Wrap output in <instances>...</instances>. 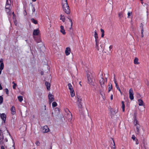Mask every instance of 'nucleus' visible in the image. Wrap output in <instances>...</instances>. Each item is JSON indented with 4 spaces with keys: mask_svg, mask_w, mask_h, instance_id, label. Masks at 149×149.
<instances>
[{
    "mask_svg": "<svg viewBox=\"0 0 149 149\" xmlns=\"http://www.w3.org/2000/svg\"><path fill=\"white\" fill-rule=\"evenodd\" d=\"M68 88L70 90V93L72 97H74L75 95L74 92V91L72 86L70 83L68 84Z\"/></svg>",
    "mask_w": 149,
    "mask_h": 149,
    "instance_id": "3",
    "label": "nucleus"
},
{
    "mask_svg": "<svg viewBox=\"0 0 149 149\" xmlns=\"http://www.w3.org/2000/svg\"><path fill=\"white\" fill-rule=\"evenodd\" d=\"M118 15L120 19L121 18L123 17V12H120L119 13Z\"/></svg>",
    "mask_w": 149,
    "mask_h": 149,
    "instance_id": "37",
    "label": "nucleus"
},
{
    "mask_svg": "<svg viewBox=\"0 0 149 149\" xmlns=\"http://www.w3.org/2000/svg\"><path fill=\"white\" fill-rule=\"evenodd\" d=\"M19 101L20 102H22L23 100V97L22 96H19L18 97Z\"/></svg>",
    "mask_w": 149,
    "mask_h": 149,
    "instance_id": "35",
    "label": "nucleus"
},
{
    "mask_svg": "<svg viewBox=\"0 0 149 149\" xmlns=\"http://www.w3.org/2000/svg\"><path fill=\"white\" fill-rule=\"evenodd\" d=\"M71 49L70 47H67L66 48L65 50V54L66 55L68 56L69 55Z\"/></svg>",
    "mask_w": 149,
    "mask_h": 149,
    "instance_id": "12",
    "label": "nucleus"
},
{
    "mask_svg": "<svg viewBox=\"0 0 149 149\" xmlns=\"http://www.w3.org/2000/svg\"><path fill=\"white\" fill-rule=\"evenodd\" d=\"M131 14H132V12H131V13H130V12H128V13L127 15H128V17H129V16H130V15H131Z\"/></svg>",
    "mask_w": 149,
    "mask_h": 149,
    "instance_id": "57",
    "label": "nucleus"
},
{
    "mask_svg": "<svg viewBox=\"0 0 149 149\" xmlns=\"http://www.w3.org/2000/svg\"><path fill=\"white\" fill-rule=\"evenodd\" d=\"M57 103L56 102H54L52 104V106L53 107H55L57 106Z\"/></svg>",
    "mask_w": 149,
    "mask_h": 149,
    "instance_id": "39",
    "label": "nucleus"
},
{
    "mask_svg": "<svg viewBox=\"0 0 149 149\" xmlns=\"http://www.w3.org/2000/svg\"><path fill=\"white\" fill-rule=\"evenodd\" d=\"M144 32V30H141V37L143 38L144 36L143 33Z\"/></svg>",
    "mask_w": 149,
    "mask_h": 149,
    "instance_id": "47",
    "label": "nucleus"
},
{
    "mask_svg": "<svg viewBox=\"0 0 149 149\" xmlns=\"http://www.w3.org/2000/svg\"><path fill=\"white\" fill-rule=\"evenodd\" d=\"M12 7L10 5H6L5 6L6 9H11Z\"/></svg>",
    "mask_w": 149,
    "mask_h": 149,
    "instance_id": "32",
    "label": "nucleus"
},
{
    "mask_svg": "<svg viewBox=\"0 0 149 149\" xmlns=\"http://www.w3.org/2000/svg\"><path fill=\"white\" fill-rule=\"evenodd\" d=\"M98 35L97 33V31L96 30H95V33H94V36L95 37L97 36Z\"/></svg>",
    "mask_w": 149,
    "mask_h": 149,
    "instance_id": "49",
    "label": "nucleus"
},
{
    "mask_svg": "<svg viewBox=\"0 0 149 149\" xmlns=\"http://www.w3.org/2000/svg\"><path fill=\"white\" fill-rule=\"evenodd\" d=\"M114 83L115 84L116 86L118 85V84L117 83V81H116V79H115V74H114Z\"/></svg>",
    "mask_w": 149,
    "mask_h": 149,
    "instance_id": "36",
    "label": "nucleus"
},
{
    "mask_svg": "<svg viewBox=\"0 0 149 149\" xmlns=\"http://www.w3.org/2000/svg\"><path fill=\"white\" fill-rule=\"evenodd\" d=\"M113 48L112 45H110L109 47V49H110V51H111V49Z\"/></svg>",
    "mask_w": 149,
    "mask_h": 149,
    "instance_id": "61",
    "label": "nucleus"
},
{
    "mask_svg": "<svg viewBox=\"0 0 149 149\" xmlns=\"http://www.w3.org/2000/svg\"><path fill=\"white\" fill-rule=\"evenodd\" d=\"M129 98L132 100L134 99L133 91L132 88H130L129 90Z\"/></svg>",
    "mask_w": 149,
    "mask_h": 149,
    "instance_id": "7",
    "label": "nucleus"
},
{
    "mask_svg": "<svg viewBox=\"0 0 149 149\" xmlns=\"http://www.w3.org/2000/svg\"><path fill=\"white\" fill-rule=\"evenodd\" d=\"M138 59L137 58L135 57L134 60V63L135 64H138L139 63L138 62Z\"/></svg>",
    "mask_w": 149,
    "mask_h": 149,
    "instance_id": "24",
    "label": "nucleus"
},
{
    "mask_svg": "<svg viewBox=\"0 0 149 149\" xmlns=\"http://www.w3.org/2000/svg\"><path fill=\"white\" fill-rule=\"evenodd\" d=\"M136 133L137 134H139V128H140V126L139 125H136Z\"/></svg>",
    "mask_w": 149,
    "mask_h": 149,
    "instance_id": "22",
    "label": "nucleus"
},
{
    "mask_svg": "<svg viewBox=\"0 0 149 149\" xmlns=\"http://www.w3.org/2000/svg\"><path fill=\"white\" fill-rule=\"evenodd\" d=\"M49 102V103H51L52 101L54 100V96L52 94H49L48 95Z\"/></svg>",
    "mask_w": 149,
    "mask_h": 149,
    "instance_id": "10",
    "label": "nucleus"
},
{
    "mask_svg": "<svg viewBox=\"0 0 149 149\" xmlns=\"http://www.w3.org/2000/svg\"><path fill=\"white\" fill-rule=\"evenodd\" d=\"M60 17V19L62 20L63 22H64L65 21V19L64 16L61 15Z\"/></svg>",
    "mask_w": 149,
    "mask_h": 149,
    "instance_id": "31",
    "label": "nucleus"
},
{
    "mask_svg": "<svg viewBox=\"0 0 149 149\" xmlns=\"http://www.w3.org/2000/svg\"><path fill=\"white\" fill-rule=\"evenodd\" d=\"M11 9H6V11L7 14L9 15H11L12 14Z\"/></svg>",
    "mask_w": 149,
    "mask_h": 149,
    "instance_id": "23",
    "label": "nucleus"
},
{
    "mask_svg": "<svg viewBox=\"0 0 149 149\" xmlns=\"http://www.w3.org/2000/svg\"><path fill=\"white\" fill-rule=\"evenodd\" d=\"M45 84L46 86L47 90L48 91H49L50 89V83L47 81H46L45 82Z\"/></svg>",
    "mask_w": 149,
    "mask_h": 149,
    "instance_id": "18",
    "label": "nucleus"
},
{
    "mask_svg": "<svg viewBox=\"0 0 149 149\" xmlns=\"http://www.w3.org/2000/svg\"><path fill=\"white\" fill-rule=\"evenodd\" d=\"M95 41L96 42L95 43V48L97 49V50H98L99 48H98V45L99 43V40L98 36L95 37Z\"/></svg>",
    "mask_w": 149,
    "mask_h": 149,
    "instance_id": "8",
    "label": "nucleus"
},
{
    "mask_svg": "<svg viewBox=\"0 0 149 149\" xmlns=\"http://www.w3.org/2000/svg\"><path fill=\"white\" fill-rule=\"evenodd\" d=\"M10 110L11 111V113L12 115H15V107L14 106H12V107L10 109Z\"/></svg>",
    "mask_w": 149,
    "mask_h": 149,
    "instance_id": "17",
    "label": "nucleus"
},
{
    "mask_svg": "<svg viewBox=\"0 0 149 149\" xmlns=\"http://www.w3.org/2000/svg\"><path fill=\"white\" fill-rule=\"evenodd\" d=\"M87 76L88 79V83L90 85H94V83L93 81V77L91 73L87 74Z\"/></svg>",
    "mask_w": 149,
    "mask_h": 149,
    "instance_id": "2",
    "label": "nucleus"
},
{
    "mask_svg": "<svg viewBox=\"0 0 149 149\" xmlns=\"http://www.w3.org/2000/svg\"><path fill=\"white\" fill-rule=\"evenodd\" d=\"M40 74L41 75H44V72L43 71H41L40 72Z\"/></svg>",
    "mask_w": 149,
    "mask_h": 149,
    "instance_id": "60",
    "label": "nucleus"
},
{
    "mask_svg": "<svg viewBox=\"0 0 149 149\" xmlns=\"http://www.w3.org/2000/svg\"><path fill=\"white\" fill-rule=\"evenodd\" d=\"M61 30L60 31L63 35H65L66 33L65 30L64 29V27L63 26H60Z\"/></svg>",
    "mask_w": 149,
    "mask_h": 149,
    "instance_id": "20",
    "label": "nucleus"
},
{
    "mask_svg": "<svg viewBox=\"0 0 149 149\" xmlns=\"http://www.w3.org/2000/svg\"><path fill=\"white\" fill-rule=\"evenodd\" d=\"M136 141V144H139V141L137 139H136V140H135Z\"/></svg>",
    "mask_w": 149,
    "mask_h": 149,
    "instance_id": "54",
    "label": "nucleus"
},
{
    "mask_svg": "<svg viewBox=\"0 0 149 149\" xmlns=\"http://www.w3.org/2000/svg\"><path fill=\"white\" fill-rule=\"evenodd\" d=\"M100 31H101V32H102L101 37L102 38H103L104 37V30L102 29H100Z\"/></svg>",
    "mask_w": 149,
    "mask_h": 149,
    "instance_id": "33",
    "label": "nucleus"
},
{
    "mask_svg": "<svg viewBox=\"0 0 149 149\" xmlns=\"http://www.w3.org/2000/svg\"><path fill=\"white\" fill-rule=\"evenodd\" d=\"M101 95H102V96L104 100L105 98V94L104 93H101Z\"/></svg>",
    "mask_w": 149,
    "mask_h": 149,
    "instance_id": "41",
    "label": "nucleus"
},
{
    "mask_svg": "<svg viewBox=\"0 0 149 149\" xmlns=\"http://www.w3.org/2000/svg\"><path fill=\"white\" fill-rule=\"evenodd\" d=\"M3 132L2 130H0V144L3 145L4 144V142H3Z\"/></svg>",
    "mask_w": 149,
    "mask_h": 149,
    "instance_id": "6",
    "label": "nucleus"
},
{
    "mask_svg": "<svg viewBox=\"0 0 149 149\" xmlns=\"http://www.w3.org/2000/svg\"><path fill=\"white\" fill-rule=\"evenodd\" d=\"M77 102H81L82 98H81V97L79 95H77Z\"/></svg>",
    "mask_w": 149,
    "mask_h": 149,
    "instance_id": "25",
    "label": "nucleus"
},
{
    "mask_svg": "<svg viewBox=\"0 0 149 149\" xmlns=\"http://www.w3.org/2000/svg\"><path fill=\"white\" fill-rule=\"evenodd\" d=\"M34 40L36 41L37 43H39L41 42V40L40 36H37L34 37Z\"/></svg>",
    "mask_w": 149,
    "mask_h": 149,
    "instance_id": "15",
    "label": "nucleus"
},
{
    "mask_svg": "<svg viewBox=\"0 0 149 149\" xmlns=\"http://www.w3.org/2000/svg\"><path fill=\"white\" fill-rule=\"evenodd\" d=\"M140 29H141V30H144L143 29V25L142 23H141L140 24Z\"/></svg>",
    "mask_w": 149,
    "mask_h": 149,
    "instance_id": "42",
    "label": "nucleus"
},
{
    "mask_svg": "<svg viewBox=\"0 0 149 149\" xmlns=\"http://www.w3.org/2000/svg\"><path fill=\"white\" fill-rule=\"evenodd\" d=\"M3 101V98L2 96H0V104L2 103Z\"/></svg>",
    "mask_w": 149,
    "mask_h": 149,
    "instance_id": "40",
    "label": "nucleus"
},
{
    "mask_svg": "<svg viewBox=\"0 0 149 149\" xmlns=\"http://www.w3.org/2000/svg\"><path fill=\"white\" fill-rule=\"evenodd\" d=\"M17 84H16V83H14V84H13V89H16V86H17Z\"/></svg>",
    "mask_w": 149,
    "mask_h": 149,
    "instance_id": "48",
    "label": "nucleus"
},
{
    "mask_svg": "<svg viewBox=\"0 0 149 149\" xmlns=\"http://www.w3.org/2000/svg\"><path fill=\"white\" fill-rule=\"evenodd\" d=\"M1 149H5L4 147L3 146H1Z\"/></svg>",
    "mask_w": 149,
    "mask_h": 149,
    "instance_id": "63",
    "label": "nucleus"
},
{
    "mask_svg": "<svg viewBox=\"0 0 149 149\" xmlns=\"http://www.w3.org/2000/svg\"><path fill=\"white\" fill-rule=\"evenodd\" d=\"M49 129L47 125H45L43 127L42 129V131L44 133H47L48 132Z\"/></svg>",
    "mask_w": 149,
    "mask_h": 149,
    "instance_id": "13",
    "label": "nucleus"
},
{
    "mask_svg": "<svg viewBox=\"0 0 149 149\" xmlns=\"http://www.w3.org/2000/svg\"><path fill=\"white\" fill-rule=\"evenodd\" d=\"M12 14H13V20H15V18L16 15L14 13V12H13L12 13Z\"/></svg>",
    "mask_w": 149,
    "mask_h": 149,
    "instance_id": "46",
    "label": "nucleus"
},
{
    "mask_svg": "<svg viewBox=\"0 0 149 149\" xmlns=\"http://www.w3.org/2000/svg\"><path fill=\"white\" fill-rule=\"evenodd\" d=\"M0 117L3 120V123H5L6 118V115L5 113L0 114Z\"/></svg>",
    "mask_w": 149,
    "mask_h": 149,
    "instance_id": "9",
    "label": "nucleus"
},
{
    "mask_svg": "<svg viewBox=\"0 0 149 149\" xmlns=\"http://www.w3.org/2000/svg\"><path fill=\"white\" fill-rule=\"evenodd\" d=\"M116 86L117 89H118L119 91V92H120V88L119 87V86L118 85Z\"/></svg>",
    "mask_w": 149,
    "mask_h": 149,
    "instance_id": "50",
    "label": "nucleus"
},
{
    "mask_svg": "<svg viewBox=\"0 0 149 149\" xmlns=\"http://www.w3.org/2000/svg\"><path fill=\"white\" fill-rule=\"evenodd\" d=\"M4 64L1 63L0 66V75L1 74L2 70H3L4 68Z\"/></svg>",
    "mask_w": 149,
    "mask_h": 149,
    "instance_id": "26",
    "label": "nucleus"
},
{
    "mask_svg": "<svg viewBox=\"0 0 149 149\" xmlns=\"http://www.w3.org/2000/svg\"><path fill=\"white\" fill-rule=\"evenodd\" d=\"M113 95H111V97H110V99L111 100H112L113 99Z\"/></svg>",
    "mask_w": 149,
    "mask_h": 149,
    "instance_id": "64",
    "label": "nucleus"
},
{
    "mask_svg": "<svg viewBox=\"0 0 149 149\" xmlns=\"http://www.w3.org/2000/svg\"><path fill=\"white\" fill-rule=\"evenodd\" d=\"M113 142L114 143L113 146H114V147L113 148V149H115L116 147H115V142H114V141L113 140Z\"/></svg>",
    "mask_w": 149,
    "mask_h": 149,
    "instance_id": "59",
    "label": "nucleus"
},
{
    "mask_svg": "<svg viewBox=\"0 0 149 149\" xmlns=\"http://www.w3.org/2000/svg\"><path fill=\"white\" fill-rule=\"evenodd\" d=\"M24 14L25 16H26L27 15V13L26 12V10L25 9L24 11Z\"/></svg>",
    "mask_w": 149,
    "mask_h": 149,
    "instance_id": "52",
    "label": "nucleus"
},
{
    "mask_svg": "<svg viewBox=\"0 0 149 149\" xmlns=\"http://www.w3.org/2000/svg\"><path fill=\"white\" fill-rule=\"evenodd\" d=\"M132 139L134 140H136V139H137L136 137L134 135H132Z\"/></svg>",
    "mask_w": 149,
    "mask_h": 149,
    "instance_id": "45",
    "label": "nucleus"
},
{
    "mask_svg": "<svg viewBox=\"0 0 149 149\" xmlns=\"http://www.w3.org/2000/svg\"><path fill=\"white\" fill-rule=\"evenodd\" d=\"M5 91L6 94L7 95L8 94V89L6 88L5 89Z\"/></svg>",
    "mask_w": 149,
    "mask_h": 149,
    "instance_id": "43",
    "label": "nucleus"
},
{
    "mask_svg": "<svg viewBox=\"0 0 149 149\" xmlns=\"http://www.w3.org/2000/svg\"><path fill=\"white\" fill-rule=\"evenodd\" d=\"M103 44H101L100 45V47H99L98 46V48H99V49L97 50L98 51L101 50V51H103Z\"/></svg>",
    "mask_w": 149,
    "mask_h": 149,
    "instance_id": "34",
    "label": "nucleus"
},
{
    "mask_svg": "<svg viewBox=\"0 0 149 149\" xmlns=\"http://www.w3.org/2000/svg\"><path fill=\"white\" fill-rule=\"evenodd\" d=\"M117 113V111L115 109L113 111V114H116Z\"/></svg>",
    "mask_w": 149,
    "mask_h": 149,
    "instance_id": "56",
    "label": "nucleus"
},
{
    "mask_svg": "<svg viewBox=\"0 0 149 149\" xmlns=\"http://www.w3.org/2000/svg\"><path fill=\"white\" fill-rule=\"evenodd\" d=\"M106 80L105 81L104 79L102 77L100 81V86L102 88H104L105 87V82H107V78H105Z\"/></svg>",
    "mask_w": 149,
    "mask_h": 149,
    "instance_id": "4",
    "label": "nucleus"
},
{
    "mask_svg": "<svg viewBox=\"0 0 149 149\" xmlns=\"http://www.w3.org/2000/svg\"><path fill=\"white\" fill-rule=\"evenodd\" d=\"M138 102L139 104V106H142L143 105V102L142 100H139Z\"/></svg>",
    "mask_w": 149,
    "mask_h": 149,
    "instance_id": "28",
    "label": "nucleus"
},
{
    "mask_svg": "<svg viewBox=\"0 0 149 149\" xmlns=\"http://www.w3.org/2000/svg\"><path fill=\"white\" fill-rule=\"evenodd\" d=\"M3 89L1 85V84L0 83V90H1Z\"/></svg>",
    "mask_w": 149,
    "mask_h": 149,
    "instance_id": "62",
    "label": "nucleus"
},
{
    "mask_svg": "<svg viewBox=\"0 0 149 149\" xmlns=\"http://www.w3.org/2000/svg\"><path fill=\"white\" fill-rule=\"evenodd\" d=\"M137 112L135 111L134 113V123L136 125H139L138 124V121L137 119Z\"/></svg>",
    "mask_w": 149,
    "mask_h": 149,
    "instance_id": "5",
    "label": "nucleus"
},
{
    "mask_svg": "<svg viewBox=\"0 0 149 149\" xmlns=\"http://www.w3.org/2000/svg\"><path fill=\"white\" fill-rule=\"evenodd\" d=\"M77 104L78 108L79 109V111H80V109H81L82 108V106L81 102H77Z\"/></svg>",
    "mask_w": 149,
    "mask_h": 149,
    "instance_id": "21",
    "label": "nucleus"
},
{
    "mask_svg": "<svg viewBox=\"0 0 149 149\" xmlns=\"http://www.w3.org/2000/svg\"><path fill=\"white\" fill-rule=\"evenodd\" d=\"M9 134L11 138L12 139V140L13 141V144L11 147L9 148L8 149H15V143L14 142V140L13 139L12 136H11V135H10V134L9 133Z\"/></svg>",
    "mask_w": 149,
    "mask_h": 149,
    "instance_id": "19",
    "label": "nucleus"
},
{
    "mask_svg": "<svg viewBox=\"0 0 149 149\" xmlns=\"http://www.w3.org/2000/svg\"><path fill=\"white\" fill-rule=\"evenodd\" d=\"M31 22L35 24H37L38 22L37 20H36L32 18L31 19Z\"/></svg>",
    "mask_w": 149,
    "mask_h": 149,
    "instance_id": "30",
    "label": "nucleus"
},
{
    "mask_svg": "<svg viewBox=\"0 0 149 149\" xmlns=\"http://www.w3.org/2000/svg\"><path fill=\"white\" fill-rule=\"evenodd\" d=\"M62 5L63 11L67 14L70 13V8L67 0H62Z\"/></svg>",
    "mask_w": 149,
    "mask_h": 149,
    "instance_id": "1",
    "label": "nucleus"
},
{
    "mask_svg": "<svg viewBox=\"0 0 149 149\" xmlns=\"http://www.w3.org/2000/svg\"><path fill=\"white\" fill-rule=\"evenodd\" d=\"M36 144L37 146H39L40 144V143L39 141H37L36 142Z\"/></svg>",
    "mask_w": 149,
    "mask_h": 149,
    "instance_id": "44",
    "label": "nucleus"
},
{
    "mask_svg": "<svg viewBox=\"0 0 149 149\" xmlns=\"http://www.w3.org/2000/svg\"><path fill=\"white\" fill-rule=\"evenodd\" d=\"M32 14H33L35 11V8L34 6H33V8L32 9Z\"/></svg>",
    "mask_w": 149,
    "mask_h": 149,
    "instance_id": "53",
    "label": "nucleus"
},
{
    "mask_svg": "<svg viewBox=\"0 0 149 149\" xmlns=\"http://www.w3.org/2000/svg\"><path fill=\"white\" fill-rule=\"evenodd\" d=\"M108 92L109 93L111 90L112 89V85L111 83L109 84V85Z\"/></svg>",
    "mask_w": 149,
    "mask_h": 149,
    "instance_id": "27",
    "label": "nucleus"
},
{
    "mask_svg": "<svg viewBox=\"0 0 149 149\" xmlns=\"http://www.w3.org/2000/svg\"><path fill=\"white\" fill-rule=\"evenodd\" d=\"M121 103L122 104V108L123 109V111L124 112L125 110V105L124 103V102L123 101H122L121 102Z\"/></svg>",
    "mask_w": 149,
    "mask_h": 149,
    "instance_id": "29",
    "label": "nucleus"
},
{
    "mask_svg": "<svg viewBox=\"0 0 149 149\" xmlns=\"http://www.w3.org/2000/svg\"><path fill=\"white\" fill-rule=\"evenodd\" d=\"M110 113L112 114H113V109H110Z\"/></svg>",
    "mask_w": 149,
    "mask_h": 149,
    "instance_id": "55",
    "label": "nucleus"
},
{
    "mask_svg": "<svg viewBox=\"0 0 149 149\" xmlns=\"http://www.w3.org/2000/svg\"><path fill=\"white\" fill-rule=\"evenodd\" d=\"M60 110L58 108H56L55 109L54 114L55 116H57L60 113Z\"/></svg>",
    "mask_w": 149,
    "mask_h": 149,
    "instance_id": "14",
    "label": "nucleus"
},
{
    "mask_svg": "<svg viewBox=\"0 0 149 149\" xmlns=\"http://www.w3.org/2000/svg\"><path fill=\"white\" fill-rule=\"evenodd\" d=\"M68 19H69L70 22V23H71V27L70 28V30H71L72 29V24H73L72 21V19H71L69 18V17H68Z\"/></svg>",
    "mask_w": 149,
    "mask_h": 149,
    "instance_id": "38",
    "label": "nucleus"
},
{
    "mask_svg": "<svg viewBox=\"0 0 149 149\" xmlns=\"http://www.w3.org/2000/svg\"><path fill=\"white\" fill-rule=\"evenodd\" d=\"M40 31L38 29H35L33 30V35L34 36H38L39 33Z\"/></svg>",
    "mask_w": 149,
    "mask_h": 149,
    "instance_id": "16",
    "label": "nucleus"
},
{
    "mask_svg": "<svg viewBox=\"0 0 149 149\" xmlns=\"http://www.w3.org/2000/svg\"><path fill=\"white\" fill-rule=\"evenodd\" d=\"M143 144V146L145 149H148V147L147 146V143L145 139H143L142 141Z\"/></svg>",
    "mask_w": 149,
    "mask_h": 149,
    "instance_id": "11",
    "label": "nucleus"
},
{
    "mask_svg": "<svg viewBox=\"0 0 149 149\" xmlns=\"http://www.w3.org/2000/svg\"><path fill=\"white\" fill-rule=\"evenodd\" d=\"M14 22L15 25H17V21L16 19V18H15V20H14Z\"/></svg>",
    "mask_w": 149,
    "mask_h": 149,
    "instance_id": "51",
    "label": "nucleus"
},
{
    "mask_svg": "<svg viewBox=\"0 0 149 149\" xmlns=\"http://www.w3.org/2000/svg\"><path fill=\"white\" fill-rule=\"evenodd\" d=\"M103 88H102V89H100V94L101 93H103Z\"/></svg>",
    "mask_w": 149,
    "mask_h": 149,
    "instance_id": "58",
    "label": "nucleus"
}]
</instances>
